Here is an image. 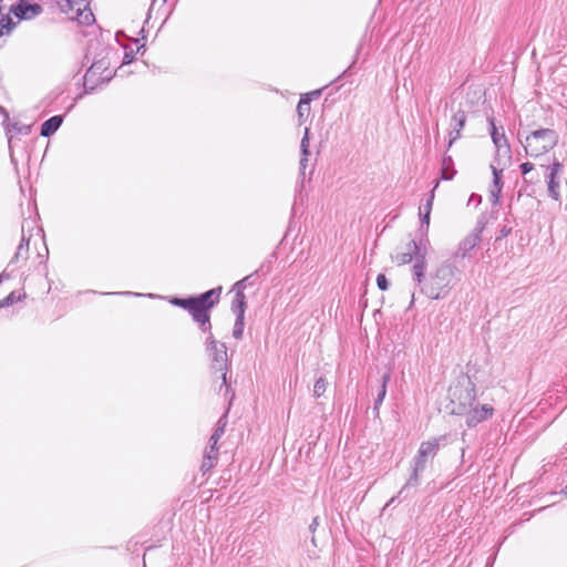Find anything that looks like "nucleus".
I'll return each instance as SVG.
<instances>
[{"label":"nucleus","instance_id":"9b49d317","mask_svg":"<svg viewBox=\"0 0 567 567\" xmlns=\"http://www.w3.org/2000/svg\"><path fill=\"white\" fill-rule=\"evenodd\" d=\"M11 11L18 19H32L42 12V7L38 3H30L25 0H19L16 6H12Z\"/></svg>","mask_w":567,"mask_h":567},{"label":"nucleus","instance_id":"a211bd4d","mask_svg":"<svg viewBox=\"0 0 567 567\" xmlns=\"http://www.w3.org/2000/svg\"><path fill=\"white\" fill-rule=\"evenodd\" d=\"M488 124L491 126V137H492L493 144L495 145V148L499 147V146L509 145L505 134L498 132V128L495 125L493 117H488Z\"/></svg>","mask_w":567,"mask_h":567},{"label":"nucleus","instance_id":"b1692460","mask_svg":"<svg viewBox=\"0 0 567 567\" xmlns=\"http://www.w3.org/2000/svg\"><path fill=\"white\" fill-rule=\"evenodd\" d=\"M297 113L299 122L302 123L310 113V99L309 95H302L298 106H297Z\"/></svg>","mask_w":567,"mask_h":567},{"label":"nucleus","instance_id":"4468645a","mask_svg":"<svg viewBox=\"0 0 567 567\" xmlns=\"http://www.w3.org/2000/svg\"><path fill=\"white\" fill-rule=\"evenodd\" d=\"M133 40L130 44H123L122 48L124 50L123 64H130L136 53L145 52V40L146 38H130Z\"/></svg>","mask_w":567,"mask_h":567},{"label":"nucleus","instance_id":"f704fd0d","mask_svg":"<svg viewBox=\"0 0 567 567\" xmlns=\"http://www.w3.org/2000/svg\"><path fill=\"white\" fill-rule=\"evenodd\" d=\"M14 23L12 22L11 18L6 17L0 20V35L3 34V29H6L8 32L12 30V27Z\"/></svg>","mask_w":567,"mask_h":567},{"label":"nucleus","instance_id":"ddd939ff","mask_svg":"<svg viewBox=\"0 0 567 567\" xmlns=\"http://www.w3.org/2000/svg\"><path fill=\"white\" fill-rule=\"evenodd\" d=\"M467 116L463 110H458L454 113L451 120V131L449 133L450 141L449 147L453 145V143L461 137V131L465 126Z\"/></svg>","mask_w":567,"mask_h":567},{"label":"nucleus","instance_id":"a878e982","mask_svg":"<svg viewBox=\"0 0 567 567\" xmlns=\"http://www.w3.org/2000/svg\"><path fill=\"white\" fill-rule=\"evenodd\" d=\"M28 251H29V239L25 238L24 236H22L20 245L18 246V249H17L11 262H16L19 259H27Z\"/></svg>","mask_w":567,"mask_h":567},{"label":"nucleus","instance_id":"9d476101","mask_svg":"<svg viewBox=\"0 0 567 567\" xmlns=\"http://www.w3.org/2000/svg\"><path fill=\"white\" fill-rule=\"evenodd\" d=\"M563 164L555 159L553 164L548 167V174L546 175V182H547V190L548 195L555 199H560V182H559V174L561 172Z\"/></svg>","mask_w":567,"mask_h":567},{"label":"nucleus","instance_id":"39448f33","mask_svg":"<svg viewBox=\"0 0 567 567\" xmlns=\"http://www.w3.org/2000/svg\"><path fill=\"white\" fill-rule=\"evenodd\" d=\"M100 45H101L100 39L94 38L93 40H91L89 42V45L86 49L85 59L87 61L92 60V64L84 75V92L85 93H91L95 89L94 85H90L91 80L95 75L102 74V72L107 70V68L110 65V62H109L110 51L109 50H105L106 52L104 55L102 53L97 54L94 52Z\"/></svg>","mask_w":567,"mask_h":567},{"label":"nucleus","instance_id":"f03ea898","mask_svg":"<svg viewBox=\"0 0 567 567\" xmlns=\"http://www.w3.org/2000/svg\"><path fill=\"white\" fill-rule=\"evenodd\" d=\"M221 287L210 289L197 297L189 298H174L172 303L186 309L194 321L199 324L202 331H208L210 329V316L209 310L215 307L219 301Z\"/></svg>","mask_w":567,"mask_h":567},{"label":"nucleus","instance_id":"393cba45","mask_svg":"<svg viewBox=\"0 0 567 567\" xmlns=\"http://www.w3.org/2000/svg\"><path fill=\"white\" fill-rule=\"evenodd\" d=\"M390 381V374L389 373H384L382 375V385H381V389L378 393V396L374 401V406H373V410L375 412L379 411V406L382 404L384 398H385V394H386V385H388V382Z\"/></svg>","mask_w":567,"mask_h":567},{"label":"nucleus","instance_id":"f8f14e48","mask_svg":"<svg viewBox=\"0 0 567 567\" xmlns=\"http://www.w3.org/2000/svg\"><path fill=\"white\" fill-rule=\"evenodd\" d=\"M491 169L493 173V183L489 188V200L492 205L496 206L499 203V197L503 188V167H496L495 164H491Z\"/></svg>","mask_w":567,"mask_h":567},{"label":"nucleus","instance_id":"7c9ffc66","mask_svg":"<svg viewBox=\"0 0 567 567\" xmlns=\"http://www.w3.org/2000/svg\"><path fill=\"white\" fill-rule=\"evenodd\" d=\"M430 215L429 212L420 213L421 216V226H420V233L422 237H425L429 230L430 225Z\"/></svg>","mask_w":567,"mask_h":567},{"label":"nucleus","instance_id":"58836bf2","mask_svg":"<svg viewBox=\"0 0 567 567\" xmlns=\"http://www.w3.org/2000/svg\"><path fill=\"white\" fill-rule=\"evenodd\" d=\"M205 333H208L207 338H206V341H205V344H206V349L207 348H210L212 346H218L220 344L221 342H218L214 336H213V332H212V328L208 330V331H204Z\"/></svg>","mask_w":567,"mask_h":567},{"label":"nucleus","instance_id":"f257e3e1","mask_svg":"<svg viewBox=\"0 0 567 567\" xmlns=\"http://www.w3.org/2000/svg\"><path fill=\"white\" fill-rule=\"evenodd\" d=\"M416 252V262H414L413 280L417 282L420 291L427 298L439 300L445 298L454 287L460 269L451 261L441 262L429 277L425 276L426 261L425 250L415 243L411 244Z\"/></svg>","mask_w":567,"mask_h":567},{"label":"nucleus","instance_id":"e433bc0d","mask_svg":"<svg viewBox=\"0 0 567 567\" xmlns=\"http://www.w3.org/2000/svg\"><path fill=\"white\" fill-rule=\"evenodd\" d=\"M251 276H252V275L247 276V277L243 278L241 280L237 281V282L234 285L233 290H234L235 292H238V290H239V291H241V292H244V290L246 289V284H247V281L251 278Z\"/></svg>","mask_w":567,"mask_h":567},{"label":"nucleus","instance_id":"de8ad7c7","mask_svg":"<svg viewBox=\"0 0 567 567\" xmlns=\"http://www.w3.org/2000/svg\"><path fill=\"white\" fill-rule=\"evenodd\" d=\"M115 41L120 44V37H116Z\"/></svg>","mask_w":567,"mask_h":567},{"label":"nucleus","instance_id":"49530a36","mask_svg":"<svg viewBox=\"0 0 567 567\" xmlns=\"http://www.w3.org/2000/svg\"><path fill=\"white\" fill-rule=\"evenodd\" d=\"M109 80H110V76H106V78H103V79H102V82L104 83V82H106V81H109Z\"/></svg>","mask_w":567,"mask_h":567},{"label":"nucleus","instance_id":"6e6552de","mask_svg":"<svg viewBox=\"0 0 567 567\" xmlns=\"http://www.w3.org/2000/svg\"><path fill=\"white\" fill-rule=\"evenodd\" d=\"M484 223L478 221L475 228L458 244L454 252L455 258H466L471 251L482 241Z\"/></svg>","mask_w":567,"mask_h":567},{"label":"nucleus","instance_id":"c9c22d12","mask_svg":"<svg viewBox=\"0 0 567 567\" xmlns=\"http://www.w3.org/2000/svg\"><path fill=\"white\" fill-rule=\"evenodd\" d=\"M433 199H434V189L431 192L430 197L426 199L425 204L420 207V213L429 212V214H431L432 206H433Z\"/></svg>","mask_w":567,"mask_h":567},{"label":"nucleus","instance_id":"423d86ee","mask_svg":"<svg viewBox=\"0 0 567 567\" xmlns=\"http://www.w3.org/2000/svg\"><path fill=\"white\" fill-rule=\"evenodd\" d=\"M61 12L81 25H92L95 16L90 8L92 0H53Z\"/></svg>","mask_w":567,"mask_h":567},{"label":"nucleus","instance_id":"1a4fd4ad","mask_svg":"<svg viewBox=\"0 0 567 567\" xmlns=\"http://www.w3.org/2000/svg\"><path fill=\"white\" fill-rule=\"evenodd\" d=\"M494 409L489 404L475 405V403L468 409L465 416V423L468 427H474L481 422L487 420L493 415Z\"/></svg>","mask_w":567,"mask_h":567},{"label":"nucleus","instance_id":"72a5a7b5","mask_svg":"<svg viewBox=\"0 0 567 567\" xmlns=\"http://www.w3.org/2000/svg\"><path fill=\"white\" fill-rule=\"evenodd\" d=\"M215 464H216V461L212 460V456L203 457L200 471L203 472V474H206L215 466Z\"/></svg>","mask_w":567,"mask_h":567},{"label":"nucleus","instance_id":"20e7f679","mask_svg":"<svg viewBox=\"0 0 567 567\" xmlns=\"http://www.w3.org/2000/svg\"><path fill=\"white\" fill-rule=\"evenodd\" d=\"M518 140L524 146L526 155L530 157L542 156L551 151L559 141V135L551 128H539L528 133L524 140L518 133Z\"/></svg>","mask_w":567,"mask_h":567},{"label":"nucleus","instance_id":"5701e85b","mask_svg":"<svg viewBox=\"0 0 567 567\" xmlns=\"http://www.w3.org/2000/svg\"><path fill=\"white\" fill-rule=\"evenodd\" d=\"M453 165L454 162L450 155L443 156L441 169L443 179L451 181L454 177L456 171L453 168Z\"/></svg>","mask_w":567,"mask_h":567},{"label":"nucleus","instance_id":"09e8293b","mask_svg":"<svg viewBox=\"0 0 567 567\" xmlns=\"http://www.w3.org/2000/svg\"><path fill=\"white\" fill-rule=\"evenodd\" d=\"M311 542H312L313 545H316L315 537L311 538Z\"/></svg>","mask_w":567,"mask_h":567},{"label":"nucleus","instance_id":"2eb2a0df","mask_svg":"<svg viewBox=\"0 0 567 567\" xmlns=\"http://www.w3.org/2000/svg\"><path fill=\"white\" fill-rule=\"evenodd\" d=\"M63 117L61 115H54L42 123L40 134L43 137H50L53 135L62 125Z\"/></svg>","mask_w":567,"mask_h":567},{"label":"nucleus","instance_id":"37998d69","mask_svg":"<svg viewBox=\"0 0 567 567\" xmlns=\"http://www.w3.org/2000/svg\"><path fill=\"white\" fill-rule=\"evenodd\" d=\"M319 523H318V517H315L309 526V530L311 533H315V530L317 529Z\"/></svg>","mask_w":567,"mask_h":567},{"label":"nucleus","instance_id":"0eeeda50","mask_svg":"<svg viewBox=\"0 0 567 567\" xmlns=\"http://www.w3.org/2000/svg\"><path fill=\"white\" fill-rule=\"evenodd\" d=\"M208 357L212 360V369L216 372L221 373V386L226 388V392L229 390V385L227 384V370H228V358H227V348L225 343H220L218 346H212L206 349Z\"/></svg>","mask_w":567,"mask_h":567},{"label":"nucleus","instance_id":"6ab92c4d","mask_svg":"<svg viewBox=\"0 0 567 567\" xmlns=\"http://www.w3.org/2000/svg\"><path fill=\"white\" fill-rule=\"evenodd\" d=\"M439 441L440 439H433L421 443L417 452L421 453V456L433 458L439 451Z\"/></svg>","mask_w":567,"mask_h":567},{"label":"nucleus","instance_id":"bb28decb","mask_svg":"<svg viewBox=\"0 0 567 567\" xmlns=\"http://www.w3.org/2000/svg\"><path fill=\"white\" fill-rule=\"evenodd\" d=\"M225 426H226V422L223 421V417L219 419V421L217 422V425H216V427L214 430V433L212 434V436L209 439V442H213L214 444H217L219 439L221 437V435L225 432Z\"/></svg>","mask_w":567,"mask_h":567},{"label":"nucleus","instance_id":"c85d7f7f","mask_svg":"<svg viewBox=\"0 0 567 567\" xmlns=\"http://www.w3.org/2000/svg\"><path fill=\"white\" fill-rule=\"evenodd\" d=\"M327 385L328 382L324 378L317 379L313 386V396L320 398L326 392Z\"/></svg>","mask_w":567,"mask_h":567},{"label":"nucleus","instance_id":"aec40b11","mask_svg":"<svg viewBox=\"0 0 567 567\" xmlns=\"http://www.w3.org/2000/svg\"><path fill=\"white\" fill-rule=\"evenodd\" d=\"M512 158L511 155V146H499L496 147L495 157L492 164H495L496 167L505 166Z\"/></svg>","mask_w":567,"mask_h":567},{"label":"nucleus","instance_id":"dca6fc26","mask_svg":"<svg viewBox=\"0 0 567 567\" xmlns=\"http://www.w3.org/2000/svg\"><path fill=\"white\" fill-rule=\"evenodd\" d=\"M413 243H415L417 246H421L422 251H424V249L426 250V248L422 244V240L419 243L416 240H411L406 246V251L396 255L395 259L399 264L405 265L411 262L412 260L416 261V252L414 248L411 246V244Z\"/></svg>","mask_w":567,"mask_h":567},{"label":"nucleus","instance_id":"a18cd8bd","mask_svg":"<svg viewBox=\"0 0 567 567\" xmlns=\"http://www.w3.org/2000/svg\"><path fill=\"white\" fill-rule=\"evenodd\" d=\"M421 240H422L423 246L426 248L425 243H427V239H424V240H423V238H421V239H420V241H421Z\"/></svg>","mask_w":567,"mask_h":567},{"label":"nucleus","instance_id":"79ce46f5","mask_svg":"<svg viewBox=\"0 0 567 567\" xmlns=\"http://www.w3.org/2000/svg\"><path fill=\"white\" fill-rule=\"evenodd\" d=\"M305 95H309V99L311 101L312 99L319 97L321 95V91L320 90H315L312 92L306 93Z\"/></svg>","mask_w":567,"mask_h":567},{"label":"nucleus","instance_id":"cd10ccee","mask_svg":"<svg viewBox=\"0 0 567 567\" xmlns=\"http://www.w3.org/2000/svg\"><path fill=\"white\" fill-rule=\"evenodd\" d=\"M245 316L236 317V321L233 329V337L235 339H241L244 333V327H245Z\"/></svg>","mask_w":567,"mask_h":567},{"label":"nucleus","instance_id":"412c9836","mask_svg":"<svg viewBox=\"0 0 567 567\" xmlns=\"http://www.w3.org/2000/svg\"><path fill=\"white\" fill-rule=\"evenodd\" d=\"M231 311L236 317L245 316L246 311V297L245 293L239 291L235 292V297L231 301Z\"/></svg>","mask_w":567,"mask_h":567},{"label":"nucleus","instance_id":"4c0bfd02","mask_svg":"<svg viewBox=\"0 0 567 567\" xmlns=\"http://www.w3.org/2000/svg\"><path fill=\"white\" fill-rule=\"evenodd\" d=\"M377 285H378L379 289L383 290V291L389 288V281L383 274L378 275Z\"/></svg>","mask_w":567,"mask_h":567},{"label":"nucleus","instance_id":"a19ab883","mask_svg":"<svg viewBox=\"0 0 567 567\" xmlns=\"http://www.w3.org/2000/svg\"><path fill=\"white\" fill-rule=\"evenodd\" d=\"M511 233H512V228H511V227H507V226H504V227L499 230V237H498V238L507 237Z\"/></svg>","mask_w":567,"mask_h":567},{"label":"nucleus","instance_id":"ea45409f","mask_svg":"<svg viewBox=\"0 0 567 567\" xmlns=\"http://www.w3.org/2000/svg\"><path fill=\"white\" fill-rule=\"evenodd\" d=\"M519 168H520V172L523 175H527L528 173H530L533 171L534 164H532L530 162H525V163L520 164Z\"/></svg>","mask_w":567,"mask_h":567},{"label":"nucleus","instance_id":"c03bdc74","mask_svg":"<svg viewBox=\"0 0 567 567\" xmlns=\"http://www.w3.org/2000/svg\"><path fill=\"white\" fill-rule=\"evenodd\" d=\"M115 35L120 37V35H126V34L123 31L120 30V31H116Z\"/></svg>","mask_w":567,"mask_h":567},{"label":"nucleus","instance_id":"f3484780","mask_svg":"<svg viewBox=\"0 0 567 567\" xmlns=\"http://www.w3.org/2000/svg\"><path fill=\"white\" fill-rule=\"evenodd\" d=\"M421 473H422V472H416L414 468H412V472H411V474H410V476H409V478H408L406 483H405V484H404V486L400 489V492H399L398 496L392 497V498L388 502L386 506L392 505V504L395 502V499H396L399 496L403 495V494H404V493H405L410 487H416V486H419V484H420V477H419V476H420V474H421Z\"/></svg>","mask_w":567,"mask_h":567},{"label":"nucleus","instance_id":"4be33fe9","mask_svg":"<svg viewBox=\"0 0 567 567\" xmlns=\"http://www.w3.org/2000/svg\"><path fill=\"white\" fill-rule=\"evenodd\" d=\"M300 150H301L300 168L303 172L307 166L308 155H309V128L308 127L305 128V134L301 140Z\"/></svg>","mask_w":567,"mask_h":567},{"label":"nucleus","instance_id":"8fccbe9b","mask_svg":"<svg viewBox=\"0 0 567 567\" xmlns=\"http://www.w3.org/2000/svg\"><path fill=\"white\" fill-rule=\"evenodd\" d=\"M566 494H567V485H566Z\"/></svg>","mask_w":567,"mask_h":567},{"label":"nucleus","instance_id":"c756f323","mask_svg":"<svg viewBox=\"0 0 567 567\" xmlns=\"http://www.w3.org/2000/svg\"><path fill=\"white\" fill-rule=\"evenodd\" d=\"M427 461V457L421 456V453L417 452L412 461V468H414L416 472H423L426 467Z\"/></svg>","mask_w":567,"mask_h":567},{"label":"nucleus","instance_id":"3c124183","mask_svg":"<svg viewBox=\"0 0 567 567\" xmlns=\"http://www.w3.org/2000/svg\"><path fill=\"white\" fill-rule=\"evenodd\" d=\"M167 0H163V2H166Z\"/></svg>","mask_w":567,"mask_h":567},{"label":"nucleus","instance_id":"7ed1b4c3","mask_svg":"<svg viewBox=\"0 0 567 567\" xmlns=\"http://www.w3.org/2000/svg\"><path fill=\"white\" fill-rule=\"evenodd\" d=\"M449 404L446 409L451 414L462 415L475 403L476 386L468 377H461L449 389Z\"/></svg>","mask_w":567,"mask_h":567},{"label":"nucleus","instance_id":"473e14b6","mask_svg":"<svg viewBox=\"0 0 567 567\" xmlns=\"http://www.w3.org/2000/svg\"><path fill=\"white\" fill-rule=\"evenodd\" d=\"M212 456V460L217 462L218 458V449L217 444H214L213 442H208V446L205 450L204 457Z\"/></svg>","mask_w":567,"mask_h":567},{"label":"nucleus","instance_id":"2f4dec72","mask_svg":"<svg viewBox=\"0 0 567 567\" xmlns=\"http://www.w3.org/2000/svg\"><path fill=\"white\" fill-rule=\"evenodd\" d=\"M20 299V296H17L16 292L9 293L6 298L0 300V308H6L12 306Z\"/></svg>","mask_w":567,"mask_h":567}]
</instances>
